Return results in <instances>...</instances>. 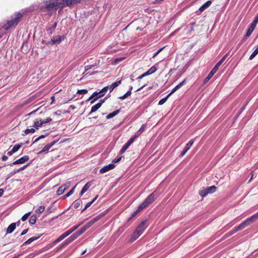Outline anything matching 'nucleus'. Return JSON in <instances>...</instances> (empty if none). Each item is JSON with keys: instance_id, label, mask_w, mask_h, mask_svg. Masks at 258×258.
<instances>
[{"instance_id": "nucleus-1", "label": "nucleus", "mask_w": 258, "mask_h": 258, "mask_svg": "<svg viewBox=\"0 0 258 258\" xmlns=\"http://www.w3.org/2000/svg\"><path fill=\"white\" fill-rule=\"evenodd\" d=\"M257 219H258V212L251 216L250 217L246 219L243 222L240 224L238 226L235 227L229 232L230 234H233L236 232L242 230L245 227L248 226Z\"/></svg>"}, {"instance_id": "nucleus-2", "label": "nucleus", "mask_w": 258, "mask_h": 258, "mask_svg": "<svg viewBox=\"0 0 258 258\" xmlns=\"http://www.w3.org/2000/svg\"><path fill=\"white\" fill-rule=\"evenodd\" d=\"M257 219H258V212L251 216L250 217L246 219L243 222L240 224L238 226L235 227L229 232L230 234H233L236 232L242 230L245 227L248 226Z\"/></svg>"}, {"instance_id": "nucleus-3", "label": "nucleus", "mask_w": 258, "mask_h": 258, "mask_svg": "<svg viewBox=\"0 0 258 258\" xmlns=\"http://www.w3.org/2000/svg\"><path fill=\"white\" fill-rule=\"evenodd\" d=\"M155 200L154 192L150 194L145 200L138 207L136 211L131 215V218L135 217L141 211L147 207L149 204L152 203Z\"/></svg>"}, {"instance_id": "nucleus-4", "label": "nucleus", "mask_w": 258, "mask_h": 258, "mask_svg": "<svg viewBox=\"0 0 258 258\" xmlns=\"http://www.w3.org/2000/svg\"><path fill=\"white\" fill-rule=\"evenodd\" d=\"M60 0H47L44 3L45 9L47 12L56 11L57 9H63V4L59 2Z\"/></svg>"}, {"instance_id": "nucleus-5", "label": "nucleus", "mask_w": 258, "mask_h": 258, "mask_svg": "<svg viewBox=\"0 0 258 258\" xmlns=\"http://www.w3.org/2000/svg\"><path fill=\"white\" fill-rule=\"evenodd\" d=\"M22 14L20 13L15 14L14 18H12L11 20L8 21L7 22L3 25V28L6 30H8L10 28L17 26L22 19Z\"/></svg>"}, {"instance_id": "nucleus-6", "label": "nucleus", "mask_w": 258, "mask_h": 258, "mask_svg": "<svg viewBox=\"0 0 258 258\" xmlns=\"http://www.w3.org/2000/svg\"><path fill=\"white\" fill-rule=\"evenodd\" d=\"M146 223V220H144L137 227L132 235L131 240L132 241L136 240L143 233L147 227L145 225Z\"/></svg>"}, {"instance_id": "nucleus-7", "label": "nucleus", "mask_w": 258, "mask_h": 258, "mask_svg": "<svg viewBox=\"0 0 258 258\" xmlns=\"http://www.w3.org/2000/svg\"><path fill=\"white\" fill-rule=\"evenodd\" d=\"M104 96L103 94L99 92H94L91 96L88 98L87 101L91 100V104H93L99 98L103 97Z\"/></svg>"}, {"instance_id": "nucleus-8", "label": "nucleus", "mask_w": 258, "mask_h": 258, "mask_svg": "<svg viewBox=\"0 0 258 258\" xmlns=\"http://www.w3.org/2000/svg\"><path fill=\"white\" fill-rule=\"evenodd\" d=\"M59 139L60 138H58L57 140H54L50 143L46 145L42 148V149L40 152H39L38 154L47 153L50 148L52 147L55 143H56L59 141Z\"/></svg>"}, {"instance_id": "nucleus-9", "label": "nucleus", "mask_w": 258, "mask_h": 258, "mask_svg": "<svg viewBox=\"0 0 258 258\" xmlns=\"http://www.w3.org/2000/svg\"><path fill=\"white\" fill-rule=\"evenodd\" d=\"M80 3L79 0H62L61 4H63V8L65 7H71Z\"/></svg>"}, {"instance_id": "nucleus-10", "label": "nucleus", "mask_w": 258, "mask_h": 258, "mask_svg": "<svg viewBox=\"0 0 258 258\" xmlns=\"http://www.w3.org/2000/svg\"><path fill=\"white\" fill-rule=\"evenodd\" d=\"M194 139H191L185 145L184 149L181 152L180 155L181 156H183L189 150L190 148L192 146L194 143Z\"/></svg>"}, {"instance_id": "nucleus-11", "label": "nucleus", "mask_w": 258, "mask_h": 258, "mask_svg": "<svg viewBox=\"0 0 258 258\" xmlns=\"http://www.w3.org/2000/svg\"><path fill=\"white\" fill-rule=\"evenodd\" d=\"M115 167V165L113 163H110L107 165H106L100 169V173H104Z\"/></svg>"}, {"instance_id": "nucleus-12", "label": "nucleus", "mask_w": 258, "mask_h": 258, "mask_svg": "<svg viewBox=\"0 0 258 258\" xmlns=\"http://www.w3.org/2000/svg\"><path fill=\"white\" fill-rule=\"evenodd\" d=\"M29 159V157L28 155H25L20 159L15 161L13 164L14 165H17V164H23L25 162L28 161Z\"/></svg>"}, {"instance_id": "nucleus-13", "label": "nucleus", "mask_w": 258, "mask_h": 258, "mask_svg": "<svg viewBox=\"0 0 258 258\" xmlns=\"http://www.w3.org/2000/svg\"><path fill=\"white\" fill-rule=\"evenodd\" d=\"M255 26H256V25H255L253 23H251L250 27L247 29L246 34L245 35V39L249 37V36L251 35V34L253 31Z\"/></svg>"}, {"instance_id": "nucleus-14", "label": "nucleus", "mask_w": 258, "mask_h": 258, "mask_svg": "<svg viewBox=\"0 0 258 258\" xmlns=\"http://www.w3.org/2000/svg\"><path fill=\"white\" fill-rule=\"evenodd\" d=\"M64 36H58L56 37H53L51 39L52 44H54L55 43H59L62 40H64Z\"/></svg>"}, {"instance_id": "nucleus-15", "label": "nucleus", "mask_w": 258, "mask_h": 258, "mask_svg": "<svg viewBox=\"0 0 258 258\" xmlns=\"http://www.w3.org/2000/svg\"><path fill=\"white\" fill-rule=\"evenodd\" d=\"M228 56V54H226L214 66L213 68L215 71H217L219 69V67L221 65V64L224 62V61L226 59L227 57Z\"/></svg>"}, {"instance_id": "nucleus-16", "label": "nucleus", "mask_w": 258, "mask_h": 258, "mask_svg": "<svg viewBox=\"0 0 258 258\" xmlns=\"http://www.w3.org/2000/svg\"><path fill=\"white\" fill-rule=\"evenodd\" d=\"M212 4L211 1H208L206 3H205L204 5H203L199 9V11L200 12H203L206 9L208 8Z\"/></svg>"}, {"instance_id": "nucleus-17", "label": "nucleus", "mask_w": 258, "mask_h": 258, "mask_svg": "<svg viewBox=\"0 0 258 258\" xmlns=\"http://www.w3.org/2000/svg\"><path fill=\"white\" fill-rule=\"evenodd\" d=\"M217 72L214 69H212L210 73L208 74V76L204 79V83H207L211 78L214 75V74Z\"/></svg>"}, {"instance_id": "nucleus-18", "label": "nucleus", "mask_w": 258, "mask_h": 258, "mask_svg": "<svg viewBox=\"0 0 258 258\" xmlns=\"http://www.w3.org/2000/svg\"><path fill=\"white\" fill-rule=\"evenodd\" d=\"M91 185V183L90 182H88L85 184L80 193V197L82 196V195L88 190Z\"/></svg>"}, {"instance_id": "nucleus-19", "label": "nucleus", "mask_w": 258, "mask_h": 258, "mask_svg": "<svg viewBox=\"0 0 258 258\" xmlns=\"http://www.w3.org/2000/svg\"><path fill=\"white\" fill-rule=\"evenodd\" d=\"M186 83V80H184L183 81L180 82L179 84H178L177 85H176L171 91V92L169 93L170 95H171L172 94L174 93L176 91H177L178 89L180 88L183 85L185 84Z\"/></svg>"}, {"instance_id": "nucleus-20", "label": "nucleus", "mask_w": 258, "mask_h": 258, "mask_svg": "<svg viewBox=\"0 0 258 258\" xmlns=\"http://www.w3.org/2000/svg\"><path fill=\"white\" fill-rule=\"evenodd\" d=\"M77 238H78V237L74 233L73 235H72L71 236H70L68 239H67L64 242H65L66 245H68V244H69L70 243L73 242L74 240H75Z\"/></svg>"}, {"instance_id": "nucleus-21", "label": "nucleus", "mask_w": 258, "mask_h": 258, "mask_svg": "<svg viewBox=\"0 0 258 258\" xmlns=\"http://www.w3.org/2000/svg\"><path fill=\"white\" fill-rule=\"evenodd\" d=\"M68 188V186L66 184H63L60 186L57 189L56 193L58 195H60L62 194L64 191Z\"/></svg>"}, {"instance_id": "nucleus-22", "label": "nucleus", "mask_w": 258, "mask_h": 258, "mask_svg": "<svg viewBox=\"0 0 258 258\" xmlns=\"http://www.w3.org/2000/svg\"><path fill=\"white\" fill-rule=\"evenodd\" d=\"M121 83V81L119 80L113 83L111 86L109 87V89L110 90V92H111L114 88H115L116 87H117L118 85H119Z\"/></svg>"}, {"instance_id": "nucleus-23", "label": "nucleus", "mask_w": 258, "mask_h": 258, "mask_svg": "<svg viewBox=\"0 0 258 258\" xmlns=\"http://www.w3.org/2000/svg\"><path fill=\"white\" fill-rule=\"evenodd\" d=\"M40 236L32 237L26 240L23 244V245H26L30 244L33 241L38 239L40 238Z\"/></svg>"}, {"instance_id": "nucleus-24", "label": "nucleus", "mask_w": 258, "mask_h": 258, "mask_svg": "<svg viewBox=\"0 0 258 258\" xmlns=\"http://www.w3.org/2000/svg\"><path fill=\"white\" fill-rule=\"evenodd\" d=\"M16 229V224L12 223L8 227L7 229V234L12 233Z\"/></svg>"}, {"instance_id": "nucleus-25", "label": "nucleus", "mask_w": 258, "mask_h": 258, "mask_svg": "<svg viewBox=\"0 0 258 258\" xmlns=\"http://www.w3.org/2000/svg\"><path fill=\"white\" fill-rule=\"evenodd\" d=\"M29 164H27L21 167V168H20L18 169L14 170L13 171H12L10 173V176H12L14 175V174H15L16 173H17L22 170H24L27 166H29Z\"/></svg>"}, {"instance_id": "nucleus-26", "label": "nucleus", "mask_w": 258, "mask_h": 258, "mask_svg": "<svg viewBox=\"0 0 258 258\" xmlns=\"http://www.w3.org/2000/svg\"><path fill=\"white\" fill-rule=\"evenodd\" d=\"M119 112H120V109L116 110L114 111L113 112L108 114L106 116V118L108 119L113 118V117L116 116L117 114H118L119 113Z\"/></svg>"}, {"instance_id": "nucleus-27", "label": "nucleus", "mask_w": 258, "mask_h": 258, "mask_svg": "<svg viewBox=\"0 0 258 258\" xmlns=\"http://www.w3.org/2000/svg\"><path fill=\"white\" fill-rule=\"evenodd\" d=\"M217 187L215 185L208 187L206 188L207 193L213 194L216 191Z\"/></svg>"}, {"instance_id": "nucleus-28", "label": "nucleus", "mask_w": 258, "mask_h": 258, "mask_svg": "<svg viewBox=\"0 0 258 258\" xmlns=\"http://www.w3.org/2000/svg\"><path fill=\"white\" fill-rule=\"evenodd\" d=\"M146 127V125L145 124H143L140 128L136 132L135 134L138 137H139L142 133H143Z\"/></svg>"}, {"instance_id": "nucleus-29", "label": "nucleus", "mask_w": 258, "mask_h": 258, "mask_svg": "<svg viewBox=\"0 0 258 258\" xmlns=\"http://www.w3.org/2000/svg\"><path fill=\"white\" fill-rule=\"evenodd\" d=\"M37 220V216L36 215H32L29 220V222L31 225H34L36 223Z\"/></svg>"}, {"instance_id": "nucleus-30", "label": "nucleus", "mask_w": 258, "mask_h": 258, "mask_svg": "<svg viewBox=\"0 0 258 258\" xmlns=\"http://www.w3.org/2000/svg\"><path fill=\"white\" fill-rule=\"evenodd\" d=\"M35 132V130L34 128H27L24 131V134H22V136L28 135L29 134H33Z\"/></svg>"}, {"instance_id": "nucleus-31", "label": "nucleus", "mask_w": 258, "mask_h": 258, "mask_svg": "<svg viewBox=\"0 0 258 258\" xmlns=\"http://www.w3.org/2000/svg\"><path fill=\"white\" fill-rule=\"evenodd\" d=\"M87 230V228L84 226L83 227L81 228L77 232L75 233V234L78 237L79 236L82 235L84 232H85Z\"/></svg>"}, {"instance_id": "nucleus-32", "label": "nucleus", "mask_w": 258, "mask_h": 258, "mask_svg": "<svg viewBox=\"0 0 258 258\" xmlns=\"http://www.w3.org/2000/svg\"><path fill=\"white\" fill-rule=\"evenodd\" d=\"M42 126V122L41 121L35 120L34 122V124L33 125V127L35 128L36 129H38L39 127Z\"/></svg>"}, {"instance_id": "nucleus-33", "label": "nucleus", "mask_w": 258, "mask_h": 258, "mask_svg": "<svg viewBox=\"0 0 258 258\" xmlns=\"http://www.w3.org/2000/svg\"><path fill=\"white\" fill-rule=\"evenodd\" d=\"M100 107L101 106H100V104H98V103L93 106L91 108V110L90 112L89 113V114H91L92 113L97 111Z\"/></svg>"}, {"instance_id": "nucleus-34", "label": "nucleus", "mask_w": 258, "mask_h": 258, "mask_svg": "<svg viewBox=\"0 0 258 258\" xmlns=\"http://www.w3.org/2000/svg\"><path fill=\"white\" fill-rule=\"evenodd\" d=\"M258 54V45L256 48L253 51L249 57V60H252Z\"/></svg>"}, {"instance_id": "nucleus-35", "label": "nucleus", "mask_w": 258, "mask_h": 258, "mask_svg": "<svg viewBox=\"0 0 258 258\" xmlns=\"http://www.w3.org/2000/svg\"><path fill=\"white\" fill-rule=\"evenodd\" d=\"M81 204L82 201L80 199H78L73 203V206L75 209H77L79 207Z\"/></svg>"}, {"instance_id": "nucleus-36", "label": "nucleus", "mask_w": 258, "mask_h": 258, "mask_svg": "<svg viewBox=\"0 0 258 258\" xmlns=\"http://www.w3.org/2000/svg\"><path fill=\"white\" fill-rule=\"evenodd\" d=\"M66 237L65 235H63V234H62L60 236H59L54 241L53 243L56 244L61 240H62L63 239H64Z\"/></svg>"}, {"instance_id": "nucleus-37", "label": "nucleus", "mask_w": 258, "mask_h": 258, "mask_svg": "<svg viewBox=\"0 0 258 258\" xmlns=\"http://www.w3.org/2000/svg\"><path fill=\"white\" fill-rule=\"evenodd\" d=\"M138 137L135 134L129 139V140L126 142V143L130 146L134 142L135 139Z\"/></svg>"}, {"instance_id": "nucleus-38", "label": "nucleus", "mask_w": 258, "mask_h": 258, "mask_svg": "<svg viewBox=\"0 0 258 258\" xmlns=\"http://www.w3.org/2000/svg\"><path fill=\"white\" fill-rule=\"evenodd\" d=\"M22 146V143L16 144L13 147L12 150L14 153H15L19 150V149Z\"/></svg>"}, {"instance_id": "nucleus-39", "label": "nucleus", "mask_w": 258, "mask_h": 258, "mask_svg": "<svg viewBox=\"0 0 258 258\" xmlns=\"http://www.w3.org/2000/svg\"><path fill=\"white\" fill-rule=\"evenodd\" d=\"M170 94H168L165 97L161 99L158 102L159 105H163L167 100L168 97L170 96Z\"/></svg>"}, {"instance_id": "nucleus-40", "label": "nucleus", "mask_w": 258, "mask_h": 258, "mask_svg": "<svg viewBox=\"0 0 258 258\" xmlns=\"http://www.w3.org/2000/svg\"><path fill=\"white\" fill-rule=\"evenodd\" d=\"M130 146L126 143L119 151L120 154H123L128 148Z\"/></svg>"}, {"instance_id": "nucleus-41", "label": "nucleus", "mask_w": 258, "mask_h": 258, "mask_svg": "<svg viewBox=\"0 0 258 258\" xmlns=\"http://www.w3.org/2000/svg\"><path fill=\"white\" fill-rule=\"evenodd\" d=\"M132 93H131V91H127L125 94H124L123 96H120L118 97V99L120 100H124L128 96H130L131 95Z\"/></svg>"}, {"instance_id": "nucleus-42", "label": "nucleus", "mask_w": 258, "mask_h": 258, "mask_svg": "<svg viewBox=\"0 0 258 258\" xmlns=\"http://www.w3.org/2000/svg\"><path fill=\"white\" fill-rule=\"evenodd\" d=\"M76 186L72 188L67 194L63 196V198H66L71 196L74 192Z\"/></svg>"}, {"instance_id": "nucleus-43", "label": "nucleus", "mask_w": 258, "mask_h": 258, "mask_svg": "<svg viewBox=\"0 0 258 258\" xmlns=\"http://www.w3.org/2000/svg\"><path fill=\"white\" fill-rule=\"evenodd\" d=\"M208 194L207 193V191H206V188H204L203 190H200L199 191V195L202 197H205L206 196H207V195H208Z\"/></svg>"}, {"instance_id": "nucleus-44", "label": "nucleus", "mask_w": 258, "mask_h": 258, "mask_svg": "<svg viewBox=\"0 0 258 258\" xmlns=\"http://www.w3.org/2000/svg\"><path fill=\"white\" fill-rule=\"evenodd\" d=\"M44 210L45 207L44 206H41L35 210V212L37 213H42L44 212Z\"/></svg>"}, {"instance_id": "nucleus-45", "label": "nucleus", "mask_w": 258, "mask_h": 258, "mask_svg": "<svg viewBox=\"0 0 258 258\" xmlns=\"http://www.w3.org/2000/svg\"><path fill=\"white\" fill-rule=\"evenodd\" d=\"M57 26V23L55 22L50 27L48 28V31H50V33L51 34L53 31L55 29Z\"/></svg>"}, {"instance_id": "nucleus-46", "label": "nucleus", "mask_w": 258, "mask_h": 258, "mask_svg": "<svg viewBox=\"0 0 258 258\" xmlns=\"http://www.w3.org/2000/svg\"><path fill=\"white\" fill-rule=\"evenodd\" d=\"M30 214H31V212H29L26 213L25 214H24L21 218V220L23 221H26L28 219V218L29 216V215H30Z\"/></svg>"}, {"instance_id": "nucleus-47", "label": "nucleus", "mask_w": 258, "mask_h": 258, "mask_svg": "<svg viewBox=\"0 0 258 258\" xmlns=\"http://www.w3.org/2000/svg\"><path fill=\"white\" fill-rule=\"evenodd\" d=\"M41 122H42V125L45 123H47L52 121V119L50 117H47L46 119L44 120L40 119Z\"/></svg>"}, {"instance_id": "nucleus-48", "label": "nucleus", "mask_w": 258, "mask_h": 258, "mask_svg": "<svg viewBox=\"0 0 258 258\" xmlns=\"http://www.w3.org/2000/svg\"><path fill=\"white\" fill-rule=\"evenodd\" d=\"M88 93V90L86 89L78 90L77 93L78 94H86Z\"/></svg>"}, {"instance_id": "nucleus-49", "label": "nucleus", "mask_w": 258, "mask_h": 258, "mask_svg": "<svg viewBox=\"0 0 258 258\" xmlns=\"http://www.w3.org/2000/svg\"><path fill=\"white\" fill-rule=\"evenodd\" d=\"M157 70V68L155 66H153V67H151L149 70V72H150V73L151 74L155 73Z\"/></svg>"}, {"instance_id": "nucleus-50", "label": "nucleus", "mask_w": 258, "mask_h": 258, "mask_svg": "<svg viewBox=\"0 0 258 258\" xmlns=\"http://www.w3.org/2000/svg\"><path fill=\"white\" fill-rule=\"evenodd\" d=\"M94 223L93 222V221L91 220L90 221H89L85 225V227L88 229L89 228H90L92 225H93Z\"/></svg>"}, {"instance_id": "nucleus-51", "label": "nucleus", "mask_w": 258, "mask_h": 258, "mask_svg": "<svg viewBox=\"0 0 258 258\" xmlns=\"http://www.w3.org/2000/svg\"><path fill=\"white\" fill-rule=\"evenodd\" d=\"M108 89H109V87L106 86V87H104L103 88H102L100 91L101 92V93L103 94V95H104Z\"/></svg>"}, {"instance_id": "nucleus-52", "label": "nucleus", "mask_w": 258, "mask_h": 258, "mask_svg": "<svg viewBox=\"0 0 258 258\" xmlns=\"http://www.w3.org/2000/svg\"><path fill=\"white\" fill-rule=\"evenodd\" d=\"M101 218V215H98V216L95 217L94 218H93L92 219H91V220L93 221V222L94 223H95V222L98 221L99 220H100Z\"/></svg>"}, {"instance_id": "nucleus-53", "label": "nucleus", "mask_w": 258, "mask_h": 258, "mask_svg": "<svg viewBox=\"0 0 258 258\" xmlns=\"http://www.w3.org/2000/svg\"><path fill=\"white\" fill-rule=\"evenodd\" d=\"M73 232L72 231V230L70 228L68 230H67V231L64 232L63 234V235H65L66 237H67V236L70 235Z\"/></svg>"}, {"instance_id": "nucleus-54", "label": "nucleus", "mask_w": 258, "mask_h": 258, "mask_svg": "<svg viewBox=\"0 0 258 258\" xmlns=\"http://www.w3.org/2000/svg\"><path fill=\"white\" fill-rule=\"evenodd\" d=\"M66 246H67L66 244L64 242H63L61 244H60L59 246H58L57 248H56V251H58L59 250H60L61 249H62L63 247H65Z\"/></svg>"}, {"instance_id": "nucleus-55", "label": "nucleus", "mask_w": 258, "mask_h": 258, "mask_svg": "<svg viewBox=\"0 0 258 258\" xmlns=\"http://www.w3.org/2000/svg\"><path fill=\"white\" fill-rule=\"evenodd\" d=\"M95 66V65H94V64L86 66L85 67V71L86 72V71H88L89 70L92 69Z\"/></svg>"}, {"instance_id": "nucleus-56", "label": "nucleus", "mask_w": 258, "mask_h": 258, "mask_svg": "<svg viewBox=\"0 0 258 258\" xmlns=\"http://www.w3.org/2000/svg\"><path fill=\"white\" fill-rule=\"evenodd\" d=\"M81 224H82L80 223L79 224L76 225L74 226L73 227H72L71 229L72 230V231L74 232L75 230H76L77 229H78L81 225Z\"/></svg>"}, {"instance_id": "nucleus-57", "label": "nucleus", "mask_w": 258, "mask_h": 258, "mask_svg": "<svg viewBox=\"0 0 258 258\" xmlns=\"http://www.w3.org/2000/svg\"><path fill=\"white\" fill-rule=\"evenodd\" d=\"M164 47H162L160 48L158 51H157L156 52L154 53V55H153V57H156L164 48Z\"/></svg>"}, {"instance_id": "nucleus-58", "label": "nucleus", "mask_w": 258, "mask_h": 258, "mask_svg": "<svg viewBox=\"0 0 258 258\" xmlns=\"http://www.w3.org/2000/svg\"><path fill=\"white\" fill-rule=\"evenodd\" d=\"M121 157H119L118 158H115L113 160L112 163H113L114 164V163H118L121 160Z\"/></svg>"}, {"instance_id": "nucleus-59", "label": "nucleus", "mask_w": 258, "mask_h": 258, "mask_svg": "<svg viewBox=\"0 0 258 258\" xmlns=\"http://www.w3.org/2000/svg\"><path fill=\"white\" fill-rule=\"evenodd\" d=\"M252 23H253V24H254L255 25H256V24L258 23V14H257V15L256 16V17L254 18V20H253V21Z\"/></svg>"}, {"instance_id": "nucleus-60", "label": "nucleus", "mask_w": 258, "mask_h": 258, "mask_svg": "<svg viewBox=\"0 0 258 258\" xmlns=\"http://www.w3.org/2000/svg\"><path fill=\"white\" fill-rule=\"evenodd\" d=\"M106 100V98H104L103 99H101L99 100V102L98 103V104H100V106H101L102 104Z\"/></svg>"}, {"instance_id": "nucleus-61", "label": "nucleus", "mask_w": 258, "mask_h": 258, "mask_svg": "<svg viewBox=\"0 0 258 258\" xmlns=\"http://www.w3.org/2000/svg\"><path fill=\"white\" fill-rule=\"evenodd\" d=\"M28 230H29L28 229H26L24 230L22 232L21 235H24L26 234L27 233V232L28 231Z\"/></svg>"}, {"instance_id": "nucleus-62", "label": "nucleus", "mask_w": 258, "mask_h": 258, "mask_svg": "<svg viewBox=\"0 0 258 258\" xmlns=\"http://www.w3.org/2000/svg\"><path fill=\"white\" fill-rule=\"evenodd\" d=\"M123 59V58H122V57H118L115 59V62H117L122 60Z\"/></svg>"}, {"instance_id": "nucleus-63", "label": "nucleus", "mask_w": 258, "mask_h": 258, "mask_svg": "<svg viewBox=\"0 0 258 258\" xmlns=\"http://www.w3.org/2000/svg\"><path fill=\"white\" fill-rule=\"evenodd\" d=\"M8 156H6V155H4V156H2V160H3V161H7V160H8Z\"/></svg>"}, {"instance_id": "nucleus-64", "label": "nucleus", "mask_w": 258, "mask_h": 258, "mask_svg": "<svg viewBox=\"0 0 258 258\" xmlns=\"http://www.w3.org/2000/svg\"><path fill=\"white\" fill-rule=\"evenodd\" d=\"M144 77H144V75L143 74H142V75H140V76H139V77L137 78V79L139 81H140L142 79H143Z\"/></svg>"}]
</instances>
